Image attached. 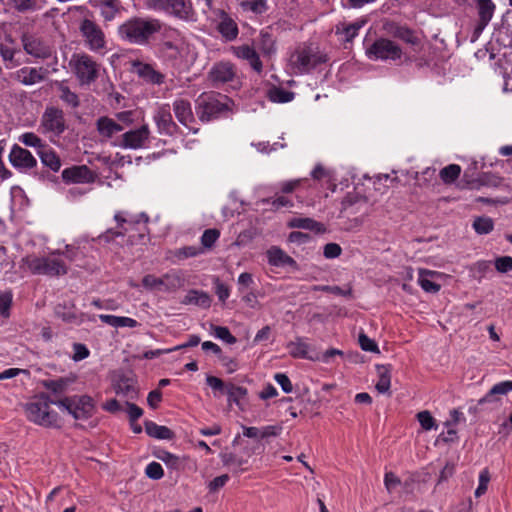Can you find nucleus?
I'll return each mask as SVG.
<instances>
[{"label": "nucleus", "mask_w": 512, "mask_h": 512, "mask_svg": "<svg viewBox=\"0 0 512 512\" xmlns=\"http://www.w3.org/2000/svg\"><path fill=\"white\" fill-rule=\"evenodd\" d=\"M257 47L264 56H271L275 53V39L268 28L261 30L257 40Z\"/></svg>", "instance_id": "c9c22d12"}, {"label": "nucleus", "mask_w": 512, "mask_h": 512, "mask_svg": "<svg viewBox=\"0 0 512 512\" xmlns=\"http://www.w3.org/2000/svg\"><path fill=\"white\" fill-rule=\"evenodd\" d=\"M182 303L186 305L192 304L202 308H208L211 304V299L209 295L203 291L190 290L185 295Z\"/></svg>", "instance_id": "58836bf2"}, {"label": "nucleus", "mask_w": 512, "mask_h": 512, "mask_svg": "<svg viewBox=\"0 0 512 512\" xmlns=\"http://www.w3.org/2000/svg\"><path fill=\"white\" fill-rule=\"evenodd\" d=\"M51 403L46 398H39L27 403L25 406L27 418L45 427L57 425L58 415L51 409Z\"/></svg>", "instance_id": "6e6552de"}, {"label": "nucleus", "mask_w": 512, "mask_h": 512, "mask_svg": "<svg viewBox=\"0 0 512 512\" xmlns=\"http://www.w3.org/2000/svg\"><path fill=\"white\" fill-rule=\"evenodd\" d=\"M99 319L114 328H120V327H129L134 328L138 325V322L130 317H124V316H114V315H107V314H101L99 315Z\"/></svg>", "instance_id": "4c0bfd02"}, {"label": "nucleus", "mask_w": 512, "mask_h": 512, "mask_svg": "<svg viewBox=\"0 0 512 512\" xmlns=\"http://www.w3.org/2000/svg\"><path fill=\"white\" fill-rule=\"evenodd\" d=\"M495 268L500 273H507L512 270V257L501 256L495 260Z\"/></svg>", "instance_id": "0e129e2a"}, {"label": "nucleus", "mask_w": 512, "mask_h": 512, "mask_svg": "<svg viewBox=\"0 0 512 512\" xmlns=\"http://www.w3.org/2000/svg\"><path fill=\"white\" fill-rule=\"evenodd\" d=\"M268 262L272 266H291L295 260L287 255L282 249L273 246L267 251Z\"/></svg>", "instance_id": "72a5a7b5"}, {"label": "nucleus", "mask_w": 512, "mask_h": 512, "mask_svg": "<svg viewBox=\"0 0 512 512\" xmlns=\"http://www.w3.org/2000/svg\"><path fill=\"white\" fill-rule=\"evenodd\" d=\"M230 50L232 54L237 58L247 61L255 72L258 74L262 73L263 64L260 60L259 54L254 47L245 44L240 46H232Z\"/></svg>", "instance_id": "4be33fe9"}, {"label": "nucleus", "mask_w": 512, "mask_h": 512, "mask_svg": "<svg viewBox=\"0 0 512 512\" xmlns=\"http://www.w3.org/2000/svg\"><path fill=\"white\" fill-rule=\"evenodd\" d=\"M48 74V70L43 67H22L15 71L11 77L15 81L25 86H31L43 82Z\"/></svg>", "instance_id": "412c9836"}, {"label": "nucleus", "mask_w": 512, "mask_h": 512, "mask_svg": "<svg viewBox=\"0 0 512 512\" xmlns=\"http://www.w3.org/2000/svg\"><path fill=\"white\" fill-rule=\"evenodd\" d=\"M364 24V20L354 23L340 22L335 26V34L340 36L342 41L351 42L358 35V31Z\"/></svg>", "instance_id": "cd10ccee"}, {"label": "nucleus", "mask_w": 512, "mask_h": 512, "mask_svg": "<svg viewBox=\"0 0 512 512\" xmlns=\"http://www.w3.org/2000/svg\"><path fill=\"white\" fill-rule=\"evenodd\" d=\"M376 371L379 379L375 385V388L379 393L388 392L391 386V365H376Z\"/></svg>", "instance_id": "f704fd0d"}, {"label": "nucleus", "mask_w": 512, "mask_h": 512, "mask_svg": "<svg viewBox=\"0 0 512 512\" xmlns=\"http://www.w3.org/2000/svg\"><path fill=\"white\" fill-rule=\"evenodd\" d=\"M155 456L161 460L162 462L165 463V465L170 468V469H173V470H179L181 465H182V461L180 459L179 456L177 455H174L166 450H159Z\"/></svg>", "instance_id": "79ce46f5"}, {"label": "nucleus", "mask_w": 512, "mask_h": 512, "mask_svg": "<svg viewBox=\"0 0 512 512\" xmlns=\"http://www.w3.org/2000/svg\"><path fill=\"white\" fill-rule=\"evenodd\" d=\"M12 304V293L5 292L0 294V314L2 316H9V310Z\"/></svg>", "instance_id": "69168bd1"}, {"label": "nucleus", "mask_w": 512, "mask_h": 512, "mask_svg": "<svg viewBox=\"0 0 512 512\" xmlns=\"http://www.w3.org/2000/svg\"><path fill=\"white\" fill-rule=\"evenodd\" d=\"M20 142H22L25 146L33 147L38 150H42L47 144L42 141V139L37 136L33 132H26L22 134L19 138Z\"/></svg>", "instance_id": "49530a36"}, {"label": "nucleus", "mask_w": 512, "mask_h": 512, "mask_svg": "<svg viewBox=\"0 0 512 512\" xmlns=\"http://www.w3.org/2000/svg\"><path fill=\"white\" fill-rule=\"evenodd\" d=\"M366 54L371 60H398L402 56V49L392 40L377 39L367 50Z\"/></svg>", "instance_id": "f8f14e48"}, {"label": "nucleus", "mask_w": 512, "mask_h": 512, "mask_svg": "<svg viewBox=\"0 0 512 512\" xmlns=\"http://www.w3.org/2000/svg\"><path fill=\"white\" fill-rule=\"evenodd\" d=\"M62 179L65 182L90 183L93 182L94 176L87 166L82 165L64 169L62 171Z\"/></svg>", "instance_id": "b1692460"}, {"label": "nucleus", "mask_w": 512, "mask_h": 512, "mask_svg": "<svg viewBox=\"0 0 512 512\" xmlns=\"http://www.w3.org/2000/svg\"><path fill=\"white\" fill-rule=\"evenodd\" d=\"M479 20L475 28V34L479 35L488 25L495 11L492 0H476Z\"/></svg>", "instance_id": "a878e982"}, {"label": "nucleus", "mask_w": 512, "mask_h": 512, "mask_svg": "<svg viewBox=\"0 0 512 512\" xmlns=\"http://www.w3.org/2000/svg\"><path fill=\"white\" fill-rule=\"evenodd\" d=\"M91 4L100 9L105 21H112L120 11V3L117 0H91Z\"/></svg>", "instance_id": "c85d7f7f"}, {"label": "nucleus", "mask_w": 512, "mask_h": 512, "mask_svg": "<svg viewBox=\"0 0 512 512\" xmlns=\"http://www.w3.org/2000/svg\"><path fill=\"white\" fill-rule=\"evenodd\" d=\"M42 164L50 168L53 172H58L61 168V160L57 153L48 145L42 150L37 151Z\"/></svg>", "instance_id": "2f4dec72"}, {"label": "nucleus", "mask_w": 512, "mask_h": 512, "mask_svg": "<svg viewBox=\"0 0 512 512\" xmlns=\"http://www.w3.org/2000/svg\"><path fill=\"white\" fill-rule=\"evenodd\" d=\"M75 255V250L66 246V251L57 250L43 257L28 255L22 261L32 274L59 277L68 273V264L65 259L72 262Z\"/></svg>", "instance_id": "f257e3e1"}, {"label": "nucleus", "mask_w": 512, "mask_h": 512, "mask_svg": "<svg viewBox=\"0 0 512 512\" xmlns=\"http://www.w3.org/2000/svg\"><path fill=\"white\" fill-rule=\"evenodd\" d=\"M261 203L270 204L272 210H279L282 207H293V201L284 195H276L274 198L262 199Z\"/></svg>", "instance_id": "de8ad7c7"}, {"label": "nucleus", "mask_w": 512, "mask_h": 512, "mask_svg": "<svg viewBox=\"0 0 512 512\" xmlns=\"http://www.w3.org/2000/svg\"><path fill=\"white\" fill-rule=\"evenodd\" d=\"M304 180L305 179L299 178V179L281 182L279 184V190L284 194L292 193L294 190H296L302 184V182Z\"/></svg>", "instance_id": "774afa93"}, {"label": "nucleus", "mask_w": 512, "mask_h": 512, "mask_svg": "<svg viewBox=\"0 0 512 512\" xmlns=\"http://www.w3.org/2000/svg\"><path fill=\"white\" fill-rule=\"evenodd\" d=\"M289 354L293 358H303L314 360L315 357L309 354L310 345L302 337H297L294 341H290L287 344Z\"/></svg>", "instance_id": "c756f323"}, {"label": "nucleus", "mask_w": 512, "mask_h": 512, "mask_svg": "<svg viewBox=\"0 0 512 512\" xmlns=\"http://www.w3.org/2000/svg\"><path fill=\"white\" fill-rule=\"evenodd\" d=\"M212 329L215 337L225 341L226 343L235 344L237 342L236 337L230 333L227 327L213 326Z\"/></svg>", "instance_id": "3c124183"}, {"label": "nucleus", "mask_w": 512, "mask_h": 512, "mask_svg": "<svg viewBox=\"0 0 512 512\" xmlns=\"http://www.w3.org/2000/svg\"><path fill=\"white\" fill-rule=\"evenodd\" d=\"M79 29L89 50L100 52L106 48L105 34L95 22L85 19L81 22Z\"/></svg>", "instance_id": "4468645a"}, {"label": "nucleus", "mask_w": 512, "mask_h": 512, "mask_svg": "<svg viewBox=\"0 0 512 512\" xmlns=\"http://www.w3.org/2000/svg\"><path fill=\"white\" fill-rule=\"evenodd\" d=\"M512 391V381H502L495 384L482 398L477 401L476 409H482L485 405L491 409L501 405V396Z\"/></svg>", "instance_id": "a211bd4d"}, {"label": "nucleus", "mask_w": 512, "mask_h": 512, "mask_svg": "<svg viewBox=\"0 0 512 512\" xmlns=\"http://www.w3.org/2000/svg\"><path fill=\"white\" fill-rule=\"evenodd\" d=\"M233 101L225 95L203 93L197 99L196 112L202 122H210L232 110Z\"/></svg>", "instance_id": "7ed1b4c3"}, {"label": "nucleus", "mask_w": 512, "mask_h": 512, "mask_svg": "<svg viewBox=\"0 0 512 512\" xmlns=\"http://www.w3.org/2000/svg\"><path fill=\"white\" fill-rule=\"evenodd\" d=\"M69 384V381L64 378L56 379V380H49L45 382V387L54 392V393H61L65 391Z\"/></svg>", "instance_id": "bf43d9fd"}, {"label": "nucleus", "mask_w": 512, "mask_h": 512, "mask_svg": "<svg viewBox=\"0 0 512 512\" xmlns=\"http://www.w3.org/2000/svg\"><path fill=\"white\" fill-rule=\"evenodd\" d=\"M43 0H12V5L18 12L25 13L41 8Z\"/></svg>", "instance_id": "c03bdc74"}, {"label": "nucleus", "mask_w": 512, "mask_h": 512, "mask_svg": "<svg viewBox=\"0 0 512 512\" xmlns=\"http://www.w3.org/2000/svg\"><path fill=\"white\" fill-rule=\"evenodd\" d=\"M145 431L150 437L156 439L170 440L174 437V432L171 429L152 421H145Z\"/></svg>", "instance_id": "e433bc0d"}, {"label": "nucleus", "mask_w": 512, "mask_h": 512, "mask_svg": "<svg viewBox=\"0 0 512 512\" xmlns=\"http://www.w3.org/2000/svg\"><path fill=\"white\" fill-rule=\"evenodd\" d=\"M489 481H490L489 471L487 469L482 470L479 475V485H478L477 489L475 490L476 497L482 496L487 491Z\"/></svg>", "instance_id": "052dcab7"}, {"label": "nucleus", "mask_w": 512, "mask_h": 512, "mask_svg": "<svg viewBox=\"0 0 512 512\" xmlns=\"http://www.w3.org/2000/svg\"><path fill=\"white\" fill-rule=\"evenodd\" d=\"M220 236L217 229H207L201 236V243L206 248H211Z\"/></svg>", "instance_id": "5fc2aeb1"}, {"label": "nucleus", "mask_w": 512, "mask_h": 512, "mask_svg": "<svg viewBox=\"0 0 512 512\" xmlns=\"http://www.w3.org/2000/svg\"><path fill=\"white\" fill-rule=\"evenodd\" d=\"M145 473L148 478L153 480H159L164 475L163 468L158 462L149 463L145 469Z\"/></svg>", "instance_id": "4d7b16f0"}, {"label": "nucleus", "mask_w": 512, "mask_h": 512, "mask_svg": "<svg viewBox=\"0 0 512 512\" xmlns=\"http://www.w3.org/2000/svg\"><path fill=\"white\" fill-rule=\"evenodd\" d=\"M287 225L290 228H301L311 231H320L322 228L320 223L308 217H293L288 221Z\"/></svg>", "instance_id": "ea45409f"}, {"label": "nucleus", "mask_w": 512, "mask_h": 512, "mask_svg": "<svg viewBox=\"0 0 512 512\" xmlns=\"http://www.w3.org/2000/svg\"><path fill=\"white\" fill-rule=\"evenodd\" d=\"M148 8L164 12L180 20L194 19V9L191 0H145Z\"/></svg>", "instance_id": "423d86ee"}, {"label": "nucleus", "mask_w": 512, "mask_h": 512, "mask_svg": "<svg viewBox=\"0 0 512 512\" xmlns=\"http://www.w3.org/2000/svg\"><path fill=\"white\" fill-rule=\"evenodd\" d=\"M187 47L183 42L174 43L166 41L162 43L160 53L163 60L171 65L176 70H185L188 68V63L185 58Z\"/></svg>", "instance_id": "ddd939ff"}, {"label": "nucleus", "mask_w": 512, "mask_h": 512, "mask_svg": "<svg viewBox=\"0 0 512 512\" xmlns=\"http://www.w3.org/2000/svg\"><path fill=\"white\" fill-rule=\"evenodd\" d=\"M96 130L104 141L112 140L117 134L124 130V126L115 119L108 116H101L96 121Z\"/></svg>", "instance_id": "5701e85b"}, {"label": "nucleus", "mask_w": 512, "mask_h": 512, "mask_svg": "<svg viewBox=\"0 0 512 512\" xmlns=\"http://www.w3.org/2000/svg\"><path fill=\"white\" fill-rule=\"evenodd\" d=\"M432 273L425 270H419L418 284L426 292H437L440 288L439 285L434 283L430 278Z\"/></svg>", "instance_id": "a18cd8bd"}, {"label": "nucleus", "mask_w": 512, "mask_h": 512, "mask_svg": "<svg viewBox=\"0 0 512 512\" xmlns=\"http://www.w3.org/2000/svg\"><path fill=\"white\" fill-rule=\"evenodd\" d=\"M58 90L60 92V99L65 102L67 105L71 106L72 108H76L79 106V98L76 93L71 91L68 86H66L63 83H60L58 86Z\"/></svg>", "instance_id": "37998d69"}, {"label": "nucleus", "mask_w": 512, "mask_h": 512, "mask_svg": "<svg viewBox=\"0 0 512 512\" xmlns=\"http://www.w3.org/2000/svg\"><path fill=\"white\" fill-rule=\"evenodd\" d=\"M150 135L149 125L143 124L137 129L124 132L113 142V145L124 149H142L147 146Z\"/></svg>", "instance_id": "9b49d317"}, {"label": "nucleus", "mask_w": 512, "mask_h": 512, "mask_svg": "<svg viewBox=\"0 0 512 512\" xmlns=\"http://www.w3.org/2000/svg\"><path fill=\"white\" fill-rule=\"evenodd\" d=\"M9 161L14 168L24 172L37 166V160L31 152L17 144L11 148Z\"/></svg>", "instance_id": "aec40b11"}, {"label": "nucleus", "mask_w": 512, "mask_h": 512, "mask_svg": "<svg viewBox=\"0 0 512 512\" xmlns=\"http://www.w3.org/2000/svg\"><path fill=\"white\" fill-rule=\"evenodd\" d=\"M69 66L81 86L95 82L100 73L101 65L86 53H74Z\"/></svg>", "instance_id": "39448f33"}, {"label": "nucleus", "mask_w": 512, "mask_h": 512, "mask_svg": "<svg viewBox=\"0 0 512 512\" xmlns=\"http://www.w3.org/2000/svg\"><path fill=\"white\" fill-rule=\"evenodd\" d=\"M242 6L244 10L251 11L255 14H262L267 9L265 0H243Z\"/></svg>", "instance_id": "8fccbe9b"}, {"label": "nucleus", "mask_w": 512, "mask_h": 512, "mask_svg": "<svg viewBox=\"0 0 512 512\" xmlns=\"http://www.w3.org/2000/svg\"><path fill=\"white\" fill-rule=\"evenodd\" d=\"M130 65V71L147 84L159 86L165 82V74L156 69L153 64L132 60Z\"/></svg>", "instance_id": "dca6fc26"}, {"label": "nucleus", "mask_w": 512, "mask_h": 512, "mask_svg": "<svg viewBox=\"0 0 512 512\" xmlns=\"http://www.w3.org/2000/svg\"><path fill=\"white\" fill-rule=\"evenodd\" d=\"M356 204H361V205H365L366 204V201L363 200V199H359L358 197L356 196H350L348 195L347 197H345L342 201V212H346L347 214H353L355 213L356 211L354 210V205Z\"/></svg>", "instance_id": "864d4df0"}, {"label": "nucleus", "mask_w": 512, "mask_h": 512, "mask_svg": "<svg viewBox=\"0 0 512 512\" xmlns=\"http://www.w3.org/2000/svg\"><path fill=\"white\" fill-rule=\"evenodd\" d=\"M142 286L149 291L173 292L183 286V278L176 271L165 273L162 277L147 274L142 278Z\"/></svg>", "instance_id": "1a4fd4ad"}, {"label": "nucleus", "mask_w": 512, "mask_h": 512, "mask_svg": "<svg viewBox=\"0 0 512 512\" xmlns=\"http://www.w3.org/2000/svg\"><path fill=\"white\" fill-rule=\"evenodd\" d=\"M228 401L239 405L240 400L247 395V389L242 386L229 385L226 387Z\"/></svg>", "instance_id": "09e8293b"}, {"label": "nucleus", "mask_w": 512, "mask_h": 512, "mask_svg": "<svg viewBox=\"0 0 512 512\" xmlns=\"http://www.w3.org/2000/svg\"><path fill=\"white\" fill-rule=\"evenodd\" d=\"M90 355V351L86 345L82 343H74L73 344V355L72 359L75 362L86 359Z\"/></svg>", "instance_id": "680f3d73"}, {"label": "nucleus", "mask_w": 512, "mask_h": 512, "mask_svg": "<svg viewBox=\"0 0 512 512\" xmlns=\"http://www.w3.org/2000/svg\"><path fill=\"white\" fill-rule=\"evenodd\" d=\"M503 183V178L491 172L481 173L477 178L469 176L467 172L464 173L463 178L456 183V187L460 189L479 190L481 187H500Z\"/></svg>", "instance_id": "2eb2a0df"}, {"label": "nucleus", "mask_w": 512, "mask_h": 512, "mask_svg": "<svg viewBox=\"0 0 512 512\" xmlns=\"http://www.w3.org/2000/svg\"><path fill=\"white\" fill-rule=\"evenodd\" d=\"M327 55L318 46L303 45L290 56V66L295 73L304 74L327 61Z\"/></svg>", "instance_id": "20e7f679"}, {"label": "nucleus", "mask_w": 512, "mask_h": 512, "mask_svg": "<svg viewBox=\"0 0 512 512\" xmlns=\"http://www.w3.org/2000/svg\"><path fill=\"white\" fill-rule=\"evenodd\" d=\"M55 404L64 411H67L76 420H85L90 418L95 412L93 399L88 395H74L65 397Z\"/></svg>", "instance_id": "0eeeda50"}, {"label": "nucleus", "mask_w": 512, "mask_h": 512, "mask_svg": "<svg viewBox=\"0 0 512 512\" xmlns=\"http://www.w3.org/2000/svg\"><path fill=\"white\" fill-rule=\"evenodd\" d=\"M173 112L177 120L185 127L191 129V124L194 123V115L192 112L191 104L186 99H176L173 102Z\"/></svg>", "instance_id": "393cba45"}, {"label": "nucleus", "mask_w": 512, "mask_h": 512, "mask_svg": "<svg viewBox=\"0 0 512 512\" xmlns=\"http://www.w3.org/2000/svg\"><path fill=\"white\" fill-rule=\"evenodd\" d=\"M159 131L171 134L176 125L173 121L169 105L160 106L153 116Z\"/></svg>", "instance_id": "bb28decb"}, {"label": "nucleus", "mask_w": 512, "mask_h": 512, "mask_svg": "<svg viewBox=\"0 0 512 512\" xmlns=\"http://www.w3.org/2000/svg\"><path fill=\"white\" fill-rule=\"evenodd\" d=\"M393 35L404 40L407 43L414 44L416 42V37L414 36L413 32L409 28L404 26H397L393 31Z\"/></svg>", "instance_id": "13d9d810"}, {"label": "nucleus", "mask_w": 512, "mask_h": 512, "mask_svg": "<svg viewBox=\"0 0 512 512\" xmlns=\"http://www.w3.org/2000/svg\"><path fill=\"white\" fill-rule=\"evenodd\" d=\"M237 78V70L234 64L227 61L215 63L208 72V79L212 86L219 87Z\"/></svg>", "instance_id": "f3484780"}, {"label": "nucleus", "mask_w": 512, "mask_h": 512, "mask_svg": "<svg viewBox=\"0 0 512 512\" xmlns=\"http://www.w3.org/2000/svg\"><path fill=\"white\" fill-rule=\"evenodd\" d=\"M472 226L477 234L485 235L493 230L494 221L490 217L479 216L474 219Z\"/></svg>", "instance_id": "a19ab883"}, {"label": "nucleus", "mask_w": 512, "mask_h": 512, "mask_svg": "<svg viewBox=\"0 0 512 512\" xmlns=\"http://www.w3.org/2000/svg\"><path fill=\"white\" fill-rule=\"evenodd\" d=\"M342 248L337 243H328L323 248V255L327 259H334L341 255Z\"/></svg>", "instance_id": "338daca9"}, {"label": "nucleus", "mask_w": 512, "mask_h": 512, "mask_svg": "<svg viewBox=\"0 0 512 512\" xmlns=\"http://www.w3.org/2000/svg\"><path fill=\"white\" fill-rule=\"evenodd\" d=\"M359 344L362 350L368 351V352H375L379 353L378 346L374 340L369 338L367 335L361 333L359 335Z\"/></svg>", "instance_id": "e2e57ef3"}, {"label": "nucleus", "mask_w": 512, "mask_h": 512, "mask_svg": "<svg viewBox=\"0 0 512 512\" xmlns=\"http://www.w3.org/2000/svg\"><path fill=\"white\" fill-rule=\"evenodd\" d=\"M416 417L424 430L427 431L433 428H437L435 420L429 411H421L416 415Z\"/></svg>", "instance_id": "603ef678"}, {"label": "nucleus", "mask_w": 512, "mask_h": 512, "mask_svg": "<svg viewBox=\"0 0 512 512\" xmlns=\"http://www.w3.org/2000/svg\"><path fill=\"white\" fill-rule=\"evenodd\" d=\"M217 29L219 33L227 40L232 41L238 36V26L236 22L228 17L225 13L222 14L221 20L218 23Z\"/></svg>", "instance_id": "473e14b6"}, {"label": "nucleus", "mask_w": 512, "mask_h": 512, "mask_svg": "<svg viewBox=\"0 0 512 512\" xmlns=\"http://www.w3.org/2000/svg\"><path fill=\"white\" fill-rule=\"evenodd\" d=\"M20 53L16 48L6 44L0 43V57L6 69H14L21 65V61L17 58Z\"/></svg>", "instance_id": "7c9ffc66"}, {"label": "nucleus", "mask_w": 512, "mask_h": 512, "mask_svg": "<svg viewBox=\"0 0 512 512\" xmlns=\"http://www.w3.org/2000/svg\"><path fill=\"white\" fill-rule=\"evenodd\" d=\"M67 128L62 109L47 106L41 116L39 129L43 134L53 137L60 136Z\"/></svg>", "instance_id": "9d476101"}, {"label": "nucleus", "mask_w": 512, "mask_h": 512, "mask_svg": "<svg viewBox=\"0 0 512 512\" xmlns=\"http://www.w3.org/2000/svg\"><path fill=\"white\" fill-rule=\"evenodd\" d=\"M21 41L25 52L35 58L47 59L52 55V47L39 37L24 34Z\"/></svg>", "instance_id": "6ab92c4d"}, {"label": "nucleus", "mask_w": 512, "mask_h": 512, "mask_svg": "<svg viewBox=\"0 0 512 512\" xmlns=\"http://www.w3.org/2000/svg\"><path fill=\"white\" fill-rule=\"evenodd\" d=\"M161 30L157 19L131 17L118 27L121 40L133 45L145 46Z\"/></svg>", "instance_id": "f03ea898"}, {"label": "nucleus", "mask_w": 512, "mask_h": 512, "mask_svg": "<svg viewBox=\"0 0 512 512\" xmlns=\"http://www.w3.org/2000/svg\"><path fill=\"white\" fill-rule=\"evenodd\" d=\"M270 99L273 102L286 103L293 99V93L283 89H274L270 91Z\"/></svg>", "instance_id": "6e6d98bb"}]
</instances>
